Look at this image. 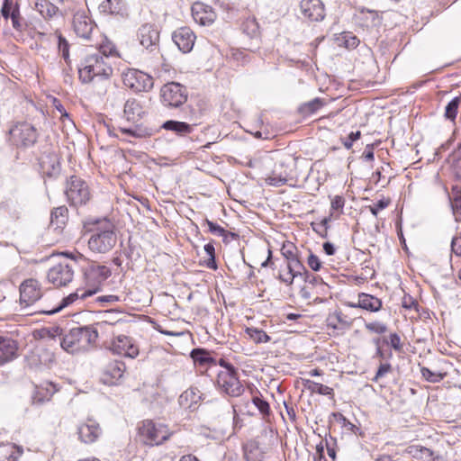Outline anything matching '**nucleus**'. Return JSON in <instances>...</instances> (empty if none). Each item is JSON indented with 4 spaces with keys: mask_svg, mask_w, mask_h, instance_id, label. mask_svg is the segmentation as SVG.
Returning <instances> with one entry per match:
<instances>
[{
    "mask_svg": "<svg viewBox=\"0 0 461 461\" xmlns=\"http://www.w3.org/2000/svg\"><path fill=\"white\" fill-rule=\"evenodd\" d=\"M120 54L114 43L105 39L95 52L87 53L82 59L78 74L83 83H90L95 77L109 78L113 74L111 59Z\"/></svg>",
    "mask_w": 461,
    "mask_h": 461,
    "instance_id": "1",
    "label": "nucleus"
},
{
    "mask_svg": "<svg viewBox=\"0 0 461 461\" xmlns=\"http://www.w3.org/2000/svg\"><path fill=\"white\" fill-rule=\"evenodd\" d=\"M88 248L94 253H107L116 244L114 225L106 218L89 220L85 223Z\"/></svg>",
    "mask_w": 461,
    "mask_h": 461,
    "instance_id": "2",
    "label": "nucleus"
},
{
    "mask_svg": "<svg viewBox=\"0 0 461 461\" xmlns=\"http://www.w3.org/2000/svg\"><path fill=\"white\" fill-rule=\"evenodd\" d=\"M97 337V330L92 327L74 328L61 339L60 346L70 354L87 351L94 346Z\"/></svg>",
    "mask_w": 461,
    "mask_h": 461,
    "instance_id": "3",
    "label": "nucleus"
},
{
    "mask_svg": "<svg viewBox=\"0 0 461 461\" xmlns=\"http://www.w3.org/2000/svg\"><path fill=\"white\" fill-rule=\"evenodd\" d=\"M299 176L298 158L290 154L285 155L270 176H267V182L271 185H283L290 181H296Z\"/></svg>",
    "mask_w": 461,
    "mask_h": 461,
    "instance_id": "4",
    "label": "nucleus"
},
{
    "mask_svg": "<svg viewBox=\"0 0 461 461\" xmlns=\"http://www.w3.org/2000/svg\"><path fill=\"white\" fill-rule=\"evenodd\" d=\"M139 435L144 444L158 446L168 440L172 432L168 427L162 422L145 420L139 427Z\"/></svg>",
    "mask_w": 461,
    "mask_h": 461,
    "instance_id": "5",
    "label": "nucleus"
},
{
    "mask_svg": "<svg viewBox=\"0 0 461 461\" xmlns=\"http://www.w3.org/2000/svg\"><path fill=\"white\" fill-rule=\"evenodd\" d=\"M77 258L84 261L82 270L85 282L88 286L86 290H95V294L97 293L102 283L110 276V269L96 262L86 260L82 254H78Z\"/></svg>",
    "mask_w": 461,
    "mask_h": 461,
    "instance_id": "6",
    "label": "nucleus"
},
{
    "mask_svg": "<svg viewBox=\"0 0 461 461\" xmlns=\"http://www.w3.org/2000/svg\"><path fill=\"white\" fill-rule=\"evenodd\" d=\"M220 365L223 370L218 373V386L230 396H240L243 393V387L237 377L234 367L224 360H221Z\"/></svg>",
    "mask_w": 461,
    "mask_h": 461,
    "instance_id": "7",
    "label": "nucleus"
},
{
    "mask_svg": "<svg viewBox=\"0 0 461 461\" xmlns=\"http://www.w3.org/2000/svg\"><path fill=\"white\" fill-rule=\"evenodd\" d=\"M125 86L134 92H149L153 88V77L139 69L130 68L122 75Z\"/></svg>",
    "mask_w": 461,
    "mask_h": 461,
    "instance_id": "8",
    "label": "nucleus"
},
{
    "mask_svg": "<svg viewBox=\"0 0 461 461\" xmlns=\"http://www.w3.org/2000/svg\"><path fill=\"white\" fill-rule=\"evenodd\" d=\"M66 195L74 206L86 204L91 196L86 183L77 176H71L68 183Z\"/></svg>",
    "mask_w": 461,
    "mask_h": 461,
    "instance_id": "9",
    "label": "nucleus"
},
{
    "mask_svg": "<svg viewBox=\"0 0 461 461\" xmlns=\"http://www.w3.org/2000/svg\"><path fill=\"white\" fill-rule=\"evenodd\" d=\"M74 277V266L67 259L54 265L48 271L47 278L56 287L66 286Z\"/></svg>",
    "mask_w": 461,
    "mask_h": 461,
    "instance_id": "10",
    "label": "nucleus"
},
{
    "mask_svg": "<svg viewBox=\"0 0 461 461\" xmlns=\"http://www.w3.org/2000/svg\"><path fill=\"white\" fill-rule=\"evenodd\" d=\"M10 135L16 145L29 147L36 142L38 131L32 124L23 122L16 123L11 128Z\"/></svg>",
    "mask_w": 461,
    "mask_h": 461,
    "instance_id": "11",
    "label": "nucleus"
},
{
    "mask_svg": "<svg viewBox=\"0 0 461 461\" xmlns=\"http://www.w3.org/2000/svg\"><path fill=\"white\" fill-rule=\"evenodd\" d=\"M161 98L166 105L178 107L187 99L186 89L179 83H167L161 88Z\"/></svg>",
    "mask_w": 461,
    "mask_h": 461,
    "instance_id": "12",
    "label": "nucleus"
},
{
    "mask_svg": "<svg viewBox=\"0 0 461 461\" xmlns=\"http://www.w3.org/2000/svg\"><path fill=\"white\" fill-rule=\"evenodd\" d=\"M43 293L36 279L24 280L20 285V304L28 307L41 298Z\"/></svg>",
    "mask_w": 461,
    "mask_h": 461,
    "instance_id": "13",
    "label": "nucleus"
},
{
    "mask_svg": "<svg viewBox=\"0 0 461 461\" xmlns=\"http://www.w3.org/2000/svg\"><path fill=\"white\" fill-rule=\"evenodd\" d=\"M110 349L117 355L135 358L139 355V348L133 339L124 335H119L113 339Z\"/></svg>",
    "mask_w": 461,
    "mask_h": 461,
    "instance_id": "14",
    "label": "nucleus"
},
{
    "mask_svg": "<svg viewBox=\"0 0 461 461\" xmlns=\"http://www.w3.org/2000/svg\"><path fill=\"white\" fill-rule=\"evenodd\" d=\"M77 434L81 442L92 444L99 438L102 429L96 420L88 418L78 426Z\"/></svg>",
    "mask_w": 461,
    "mask_h": 461,
    "instance_id": "15",
    "label": "nucleus"
},
{
    "mask_svg": "<svg viewBox=\"0 0 461 461\" xmlns=\"http://www.w3.org/2000/svg\"><path fill=\"white\" fill-rule=\"evenodd\" d=\"M138 38L140 43L146 50H149L150 52H154L158 50L159 33L153 25L149 23L143 24L139 29Z\"/></svg>",
    "mask_w": 461,
    "mask_h": 461,
    "instance_id": "16",
    "label": "nucleus"
},
{
    "mask_svg": "<svg viewBox=\"0 0 461 461\" xmlns=\"http://www.w3.org/2000/svg\"><path fill=\"white\" fill-rule=\"evenodd\" d=\"M39 164L42 173L49 176L58 175L60 169L59 158L52 149L42 152L39 158Z\"/></svg>",
    "mask_w": 461,
    "mask_h": 461,
    "instance_id": "17",
    "label": "nucleus"
},
{
    "mask_svg": "<svg viewBox=\"0 0 461 461\" xmlns=\"http://www.w3.org/2000/svg\"><path fill=\"white\" fill-rule=\"evenodd\" d=\"M300 8L303 15L312 22H319L325 17L324 5L321 0H302Z\"/></svg>",
    "mask_w": 461,
    "mask_h": 461,
    "instance_id": "18",
    "label": "nucleus"
},
{
    "mask_svg": "<svg viewBox=\"0 0 461 461\" xmlns=\"http://www.w3.org/2000/svg\"><path fill=\"white\" fill-rule=\"evenodd\" d=\"M195 38V35L188 27H181L178 30H176L172 35L174 42L177 45L178 49L184 53H188L193 50Z\"/></svg>",
    "mask_w": 461,
    "mask_h": 461,
    "instance_id": "19",
    "label": "nucleus"
},
{
    "mask_svg": "<svg viewBox=\"0 0 461 461\" xmlns=\"http://www.w3.org/2000/svg\"><path fill=\"white\" fill-rule=\"evenodd\" d=\"M194 20L203 26L211 25L216 19V14L212 8L203 3H194L192 6Z\"/></svg>",
    "mask_w": 461,
    "mask_h": 461,
    "instance_id": "20",
    "label": "nucleus"
},
{
    "mask_svg": "<svg viewBox=\"0 0 461 461\" xmlns=\"http://www.w3.org/2000/svg\"><path fill=\"white\" fill-rule=\"evenodd\" d=\"M73 28L78 37L87 40L93 32L94 23L84 12H77L73 17Z\"/></svg>",
    "mask_w": 461,
    "mask_h": 461,
    "instance_id": "21",
    "label": "nucleus"
},
{
    "mask_svg": "<svg viewBox=\"0 0 461 461\" xmlns=\"http://www.w3.org/2000/svg\"><path fill=\"white\" fill-rule=\"evenodd\" d=\"M93 294H95V290L77 289L76 292L63 298L58 306L52 309H41L39 312L46 314H53L70 305L77 299L84 300Z\"/></svg>",
    "mask_w": 461,
    "mask_h": 461,
    "instance_id": "22",
    "label": "nucleus"
},
{
    "mask_svg": "<svg viewBox=\"0 0 461 461\" xmlns=\"http://www.w3.org/2000/svg\"><path fill=\"white\" fill-rule=\"evenodd\" d=\"M146 62L148 68H149L158 77H162L170 71V65L166 61L159 51H156L153 57L148 58Z\"/></svg>",
    "mask_w": 461,
    "mask_h": 461,
    "instance_id": "23",
    "label": "nucleus"
},
{
    "mask_svg": "<svg viewBox=\"0 0 461 461\" xmlns=\"http://www.w3.org/2000/svg\"><path fill=\"white\" fill-rule=\"evenodd\" d=\"M125 371V365L120 361L110 363L105 368L103 381L104 384H113L121 377H122Z\"/></svg>",
    "mask_w": 461,
    "mask_h": 461,
    "instance_id": "24",
    "label": "nucleus"
},
{
    "mask_svg": "<svg viewBox=\"0 0 461 461\" xmlns=\"http://www.w3.org/2000/svg\"><path fill=\"white\" fill-rule=\"evenodd\" d=\"M17 344L11 338H0V365L15 357Z\"/></svg>",
    "mask_w": 461,
    "mask_h": 461,
    "instance_id": "25",
    "label": "nucleus"
},
{
    "mask_svg": "<svg viewBox=\"0 0 461 461\" xmlns=\"http://www.w3.org/2000/svg\"><path fill=\"white\" fill-rule=\"evenodd\" d=\"M405 451L420 461H435L438 457L434 451L420 445H411L407 447Z\"/></svg>",
    "mask_w": 461,
    "mask_h": 461,
    "instance_id": "26",
    "label": "nucleus"
},
{
    "mask_svg": "<svg viewBox=\"0 0 461 461\" xmlns=\"http://www.w3.org/2000/svg\"><path fill=\"white\" fill-rule=\"evenodd\" d=\"M357 305L361 309L376 312L382 308V301L374 295L361 293L358 294Z\"/></svg>",
    "mask_w": 461,
    "mask_h": 461,
    "instance_id": "27",
    "label": "nucleus"
},
{
    "mask_svg": "<svg viewBox=\"0 0 461 461\" xmlns=\"http://www.w3.org/2000/svg\"><path fill=\"white\" fill-rule=\"evenodd\" d=\"M100 9L108 14L123 16L127 14V7L122 0H105L101 4Z\"/></svg>",
    "mask_w": 461,
    "mask_h": 461,
    "instance_id": "28",
    "label": "nucleus"
},
{
    "mask_svg": "<svg viewBox=\"0 0 461 461\" xmlns=\"http://www.w3.org/2000/svg\"><path fill=\"white\" fill-rule=\"evenodd\" d=\"M143 113L144 110L140 102L136 99H129L126 101L124 104V116L128 121L138 122Z\"/></svg>",
    "mask_w": 461,
    "mask_h": 461,
    "instance_id": "29",
    "label": "nucleus"
},
{
    "mask_svg": "<svg viewBox=\"0 0 461 461\" xmlns=\"http://www.w3.org/2000/svg\"><path fill=\"white\" fill-rule=\"evenodd\" d=\"M23 450L14 444L0 446V461H17Z\"/></svg>",
    "mask_w": 461,
    "mask_h": 461,
    "instance_id": "30",
    "label": "nucleus"
},
{
    "mask_svg": "<svg viewBox=\"0 0 461 461\" xmlns=\"http://www.w3.org/2000/svg\"><path fill=\"white\" fill-rule=\"evenodd\" d=\"M57 391L55 385L52 383L46 382L41 386L37 387L34 394V401L37 402H43L50 400L54 393Z\"/></svg>",
    "mask_w": 461,
    "mask_h": 461,
    "instance_id": "31",
    "label": "nucleus"
},
{
    "mask_svg": "<svg viewBox=\"0 0 461 461\" xmlns=\"http://www.w3.org/2000/svg\"><path fill=\"white\" fill-rule=\"evenodd\" d=\"M303 384L306 390L312 393H318L321 395H333V389L322 384L313 382L309 379L303 380Z\"/></svg>",
    "mask_w": 461,
    "mask_h": 461,
    "instance_id": "32",
    "label": "nucleus"
},
{
    "mask_svg": "<svg viewBox=\"0 0 461 461\" xmlns=\"http://www.w3.org/2000/svg\"><path fill=\"white\" fill-rule=\"evenodd\" d=\"M162 127L165 130L175 131L179 135L188 134L193 130L192 125L184 122L177 121H167L166 122H164Z\"/></svg>",
    "mask_w": 461,
    "mask_h": 461,
    "instance_id": "33",
    "label": "nucleus"
},
{
    "mask_svg": "<svg viewBox=\"0 0 461 461\" xmlns=\"http://www.w3.org/2000/svg\"><path fill=\"white\" fill-rule=\"evenodd\" d=\"M35 8L44 18L53 17L59 10L57 6L48 0H37Z\"/></svg>",
    "mask_w": 461,
    "mask_h": 461,
    "instance_id": "34",
    "label": "nucleus"
},
{
    "mask_svg": "<svg viewBox=\"0 0 461 461\" xmlns=\"http://www.w3.org/2000/svg\"><path fill=\"white\" fill-rule=\"evenodd\" d=\"M191 357L193 358L194 364H199L201 366H206L207 364L213 362L210 353L203 348L194 349L191 352Z\"/></svg>",
    "mask_w": 461,
    "mask_h": 461,
    "instance_id": "35",
    "label": "nucleus"
},
{
    "mask_svg": "<svg viewBox=\"0 0 461 461\" xmlns=\"http://www.w3.org/2000/svg\"><path fill=\"white\" fill-rule=\"evenodd\" d=\"M200 398L198 395L196 389L190 388L185 391L179 397V402L181 405L191 408L193 403H196L197 400Z\"/></svg>",
    "mask_w": 461,
    "mask_h": 461,
    "instance_id": "36",
    "label": "nucleus"
},
{
    "mask_svg": "<svg viewBox=\"0 0 461 461\" xmlns=\"http://www.w3.org/2000/svg\"><path fill=\"white\" fill-rule=\"evenodd\" d=\"M245 332L257 344L267 343L270 340V337L265 331L257 328H247Z\"/></svg>",
    "mask_w": 461,
    "mask_h": 461,
    "instance_id": "37",
    "label": "nucleus"
},
{
    "mask_svg": "<svg viewBox=\"0 0 461 461\" xmlns=\"http://www.w3.org/2000/svg\"><path fill=\"white\" fill-rule=\"evenodd\" d=\"M68 209L65 206L55 208L51 212V224H55L58 228L63 225L67 220Z\"/></svg>",
    "mask_w": 461,
    "mask_h": 461,
    "instance_id": "38",
    "label": "nucleus"
},
{
    "mask_svg": "<svg viewBox=\"0 0 461 461\" xmlns=\"http://www.w3.org/2000/svg\"><path fill=\"white\" fill-rule=\"evenodd\" d=\"M122 324H125V321H122L121 318H118L117 315L112 312H105L103 320L97 323V325L101 329H105L106 325L115 326V325H122Z\"/></svg>",
    "mask_w": 461,
    "mask_h": 461,
    "instance_id": "39",
    "label": "nucleus"
},
{
    "mask_svg": "<svg viewBox=\"0 0 461 461\" xmlns=\"http://www.w3.org/2000/svg\"><path fill=\"white\" fill-rule=\"evenodd\" d=\"M420 373L422 377L430 383H438L442 381L447 375V373L434 372L424 366L420 368Z\"/></svg>",
    "mask_w": 461,
    "mask_h": 461,
    "instance_id": "40",
    "label": "nucleus"
},
{
    "mask_svg": "<svg viewBox=\"0 0 461 461\" xmlns=\"http://www.w3.org/2000/svg\"><path fill=\"white\" fill-rule=\"evenodd\" d=\"M301 272L291 271L286 268L285 272H279L277 278L285 285L291 286L294 280L300 279Z\"/></svg>",
    "mask_w": 461,
    "mask_h": 461,
    "instance_id": "41",
    "label": "nucleus"
},
{
    "mask_svg": "<svg viewBox=\"0 0 461 461\" xmlns=\"http://www.w3.org/2000/svg\"><path fill=\"white\" fill-rule=\"evenodd\" d=\"M323 105V101L321 98H314L313 100L303 104L300 110L304 114H312L318 111Z\"/></svg>",
    "mask_w": 461,
    "mask_h": 461,
    "instance_id": "42",
    "label": "nucleus"
},
{
    "mask_svg": "<svg viewBox=\"0 0 461 461\" xmlns=\"http://www.w3.org/2000/svg\"><path fill=\"white\" fill-rule=\"evenodd\" d=\"M461 97H455L446 106L445 116L447 119L454 120L456 116Z\"/></svg>",
    "mask_w": 461,
    "mask_h": 461,
    "instance_id": "43",
    "label": "nucleus"
},
{
    "mask_svg": "<svg viewBox=\"0 0 461 461\" xmlns=\"http://www.w3.org/2000/svg\"><path fill=\"white\" fill-rule=\"evenodd\" d=\"M204 251L208 256V258L205 261V265L207 267L211 269H216L217 265L215 262V249L214 246L212 243H208L204 246Z\"/></svg>",
    "mask_w": 461,
    "mask_h": 461,
    "instance_id": "44",
    "label": "nucleus"
},
{
    "mask_svg": "<svg viewBox=\"0 0 461 461\" xmlns=\"http://www.w3.org/2000/svg\"><path fill=\"white\" fill-rule=\"evenodd\" d=\"M454 197L451 199V207L455 216L461 214V191L455 187L452 190Z\"/></svg>",
    "mask_w": 461,
    "mask_h": 461,
    "instance_id": "45",
    "label": "nucleus"
},
{
    "mask_svg": "<svg viewBox=\"0 0 461 461\" xmlns=\"http://www.w3.org/2000/svg\"><path fill=\"white\" fill-rule=\"evenodd\" d=\"M281 254L284 256V258L287 260L290 258H293L298 255V249L294 245V243L290 241H286L283 244L281 248Z\"/></svg>",
    "mask_w": 461,
    "mask_h": 461,
    "instance_id": "46",
    "label": "nucleus"
},
{
    "mask_svg": "<svg viewBox=\"0 0 461 461\" xmlns=\"http://www.w3.org/2000/svg\"><path fill=\"white\" fill-rule=\"evenodd\" d=\"M365 328L375 334H384L387 330L386 325L380 321L366 322Z\"/></svg>",
    "mask_w": 461,
    "mask_h": 461,
    "instance_id": "47",
    "label": "nucleus"
},
{
    "mask_svg": "<svg viewBox=\"0 0 461 461\" xmlns=\"http://www.w3.org/2000/svg\"><path fill=\"white\" fill-rule=\"evenodd\" d=\"M340 41L348 49H354L357 47V45L359 44V40L355 35L349 32L343 33L340 38Z\"/></svg>",
    "mask_w": 461,
    "mask_h": 461,
    "instance_id": "48",
    "label": "nucleus"
},
{
    "mask_svg": "<svg viewBox=\"0 0 461 461\" xmlns=\"http://www.w3.org/2000/svg\"><path fill=\"white\" fill-rule=\"evenodd\" d=\"M300 279L304 282L305 285H309L311 287H314L317 284H321V280L318 276L311 275L306 269L301 272Z\"/></svg>",
    "mask_w": 461,
    "mask_h": 461,
    "instance_id": "49",
    "label": "nucleus"
},
{
    "mask_svg": "<svg viewBox=\"0 0 461 461\" xmlns=\"http://www.w3.org/2000/svg\"><path fill=\"white\" fill-rule=\"evenodd\" d=\"M391 203L390 198H383L379 200L377 203L369 206V211L374 216H377L378 212L385 209Z\"/></svg>",
    "mask_w": 461,
    "mask_h": 461,
    "instance_id": "50",
    "label": "nucleus"
},
{
    "mask_svg": "<svg viewBox=\"0 0 461 461\" xmlns=\"http://www.w3.org/2000/svg\"><path fill=\"white\" fill-rule=\"evenodd\" d=\"M286 268L294 272H303L305 270L304 267L303 266L298 258V255L287 260Z\"/></svg>",
    "mask_w": 461,
    "mask_h": 461,
    "instance_id": "51",
    "label": "nucleus"
},
{
    "mask_svg": "<svg viewBox=\"0 0 461 461\" xmlns=\"http://www.w3.org/2000/svg\"><path fill=\"white\" fill-rule=\"evenodd\" d=\"M253 403L258 407V411L262 414H264V415L268 414V412H269L268 402H267L266 401H264L263 399H261L259 397H254Z\"/></svg>",
    "mask_w": 461,
    "mask_h": 461,
    "instance_id": "52",
    "label": "nucleus"
},
{
    "mask_svg": "<svg viewBox=\"0 0 461 461\" xmlns=\"http://www.w3.org/2000/svg\"><path fill=\"white\" fill-rule=\"evenodd\" d=\"M392 366L389 363H383L379 366L378 370L374 377L373 381L377 382L380 378L384 376L386 374L391 372Z\"/></svg>",
    "mask_w": 461,
    "mask_h": 461,
    "instance_id": "53",
    "label": "nucleus"
},
{
    "mask_svg": "<svg viewBox=\"0 0 461 461\" xmlns=\"http://www.w3.org/2000/svg\"><path fill=\"white\" fill-rule=\"evenodd\" d=\"M11 20L13 27L17 31H21L23 28V24L20 22V13L19 9L16 6L12 10Z\"/></svg>",
    "mask_w": 461,
    "mask_h": 461,
    "instance_id": "54",
    "label": "nucleus"
},
{
    "mask_svg": "<svg viewBox=\"0 0 461 461\" xmlns=\"http://www.w3.org/2000/svg\"><path fill=\"white\" fill-rule=\"evenodd\" d=\"M59 39V49L62 53V57L67 59L68 58V43L65 38L60 34L58 36Z\"/></svg>",
    "mask_w": 461,
    "mask_h": 461,
    "instance_id": "55",
    "label": "nucleus"
},
{
    "mask_svg": "<svg viewBox=\"0 0 461 461\" xmlns=\"http://www.w3.org/2000/svg\"><path fill=\"white\" fill-rule=\"evenodd\" d=\"M307 263H308V266L313 271L320 270V268L321 267V263L320 258L316 255H314V254H310L309 255L308 259H307Z\"/></svg>",
    "mask_w": 461,
    "mask_h": 461,
    "instance_id": "56",
    "label": "nucleus"
},
{
    "mask_svg": "<svg viewBox=\"0 0 461 461\" xmlns=\"http://www.w3.org/2000/svg\"><path fill=\"white\" fill-rule=\"evenodd\" d=\"M361 136V132L359 131H355V132H351L347 139H345L343 140V145L346 149H349L352 145H353V142L357 140Z\"/></svg>",
    "mask_w": 461,
    "mask_h": 461,
    "instance_id": "57",
    "label": "nucleus"
},
{
    "mask_svg": "<svg viewBox=\"0 0 461 461\" xmlns=\"http://www.w3.org/2000/svg\"><path fill=\"white\" fill-rule=\"evenodd\" d=\"M206 224L208 225L209 230L212 233L216 234L218 236H223L224 235L225 230L221 226H220V225H218V224H216V223H214V222H212V221H211L209 220H206Z\"/></svg>",
    "mask_w": 461,
    "mask_h": 461,
    "instance_id": "58",
    "label": "nucleus"
},
{
    "mask_svg": "<svg viewBox=\"0 0 461 461\" xmlns=\"http://www.w3.org/2000/svg\"><path fill=\"white\" fill-rule=\"evenodd\" d=\"M13 7V0H5L3 7L1 9V14L5 19H8L11 17Z\"/></svg>",
    "mask_w": 461,
    "mask_h": 461,
    "instance_id": "59",
    "label": "nucleus"
},
{
    "mask_svg": "<svg viewBox=\"0 0 461 461\" xmlns=\"http://www.w3.org/2000/svg\"><path fill=\"white\" fill-rule=\"evenodd\" d=\"M313 288L309 286V285H303L300 289V295L304 300H310L312 299L313 295L312 292Z\"/></svg>",
    "mask_w": 461,
    "mask_h": 461,
    "instance_id": "60",
    "label": "nucleus"
},
{
    "mask_svg": "<svg viewBox=\"0 0 461 461\" xmlns=\"http://www.w3.org/2000/svg\"><path fill=\"white\" fill-rule=\"evenodd\" d=\"M344 203H345V200L342 196L336 195L331 200V209L335 210V211L342 210V208L344 206Z\"/></svg>",
    "mask_w": 461,
    "mask_h": 461,
    "instance_id": "61",
    "label": "nucleus"
},
{
    "mask_svg": "<svg viewBox=\"0 0 461 461\" xmlns=\"http://www.w3.org/2000/svg\"><path fill=\"white\" fill-rule=\"evenodd\" d=\"M258 30V23H256V20L253 19H248L246 23H244V31H248V33H255Z\"/></svg>",
    "mask_w": 461,
    "mask_h": 461,
    "instance_id": "62",
    "label": "nucleus"
},
{
    "mask_svg": "<svg viewBox=\"0 0 461 461\" xmlns=\"http://www.w3.org/2000/svg\"><path fill=\"white\" fill-rule=\"evenodd\" d=\"M389 339L390 345L392 346L393 348H394L395 350L402 349L401 339L396 333L391 334Z\"/></svg>",
    "mask_w": 461,
    "mask_h": 461,
    "instance_id": "63",
    "label": "nucleus"
},
{
    "mask_svg": "<svg viewBox=\"0 0 461 461\" xmlns=\"http://www.w3.org/2000/svg\"><path fill=\"white\" fill-rule=\"evenodd\" d=\"M452 251L457 255L461 256V237L453 238L451 242Z\"/></svg>",
    "mask_w": 461,
    "mask_h": 461,
    "instance_id": "64",
    "label": "nucleus"
}]
</instances>
